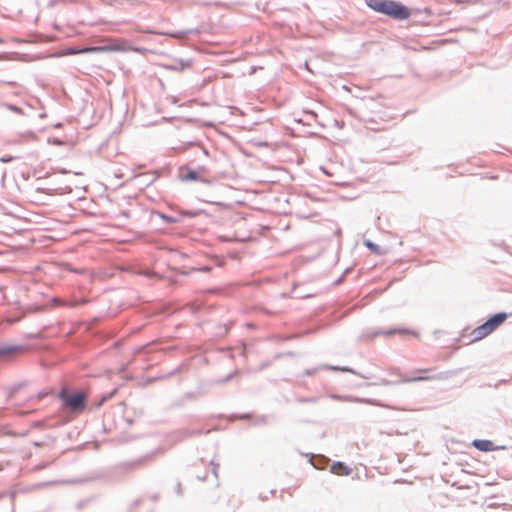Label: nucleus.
<instances>
[{"label":"nucleus","instance_id":"19","mask_svg":"<svg viewBox=\"0 0 512 512\" xmlns=\"http://www.w3.org/2000/svg\"><path fill=\"white\" fill-rule=\"evenodd\" d=\"M186 370V365L185 364H180L179 366H177L175 369H172L171 371L167 372V373H164V376L163 378H170L174 375H176L177 373H180L182 371Z\"/></svg>","mask_w":512,"mask_h":512},{"label":"nucleus","instance_id":"5","mask_svg":"<svg viewBox=\"0 0 512 512\" xmlns=\"http://www.w3.org/2000/svg\"><path fill=\"white\" fill-rule=\"evenodd\" d=\"M395 334H401V335H405V334H413V335H416V332L413 331V330H410V329H407V328H391V329H388V330H382V329H378V330H367L365 332V336L367 338H375V337H378V336H392V335H395Z\"/></svg>","mask_w":512,"mask_h":512},{"label":"nucleus","instance_id":"40","mask_svg":"<svg viewBox=\"0 0 512 512\" xmlns=\"http://www.w3.org/2000/svg\"><path fill=\"white\" fill-rule=\"evenodd\" d=\"M77 506H78V508H81V507L83 506V503H82V502H79V503L77 504Z\"/></svg>","mask_w":512,"mask_h":512},{"label":"nucleus","instance_id":"24","mask_svg":"<svg viewBox=\"0 0 512 512\" xmlns=\"http://www.w3.org/2000/svg\"><path fill=\"white\" fill-rule=\"evenodd\" d=\"M15 159H16V157H14V156H11V155H5V156H2V157L0 158V161H1L2 163H10V162H12V161H13V160H15Z\"/></svg>","mask_w":512,"mask_h":512},{"label":"nucleus","instance_id":"32","mask_svg":"<svg viewBox=\"0 0 512 512\" xmlns=\"http://www.w3.org/2000/svg\"><path fill=\"white\" fill-rule=\"evenodd\" d=\"M115 391H116V390H114V391H113L111 394H109V395H104V396H103V398H102V401H101V402H104V401H106V400L110 399V398L113 396V394L115 393Z\"/></svg>","mask_w":512,"mask_h":512},{"label":"nucleus","instance_id":"17","mask_svg":"<svg viewBox=\"0 0 512 512\" xmlns=\"http://www.w3.org/2000/svg\"><path fill=\"white\" fill-rule=\"evenodd\" d=\"M94 50H95V48H92V47H82V48L70 47L66 50L65 54L66 55H75V54L90 52V51H94Z\"/></svg>","mask_w":512,"mask_h":512},{"label":"nucleus","instance_id":"38","mask_svg":"<svg viewBox=\"0 0 512 512\" xmlns=\"http://www.w3.org/2000/svg\"><path fill=\"white\" fill-rule=\"evenodd\" d=\"M331 398L336 399V400L342 399V397L340 395H335V394L331 395Z\"/></svg>","mask_w":512,"mask_h":512},{"label":"nucleus","instance_id":"29","mask_svg":"<svg viewBox=\"0 0 512 512\" xmlns=\"http://www.w3.org/2000/svg\"><path fill=\"white\" fill-rule=\"evenodd\" d=\"M283 356L294 357V356H295V353H294V352H287V353H285V354H277V355L275 356V358H276V359H278V358H281V357H283Z\"/></svg>","mask_w":512,"mask_h":512},{"label":"nucleus","instance_id":"12","mask_svg":"<svg viewBox=\"0 0 512 512\" xmlns=\"http://www.w3.org/2000/svg\"><path fill=\"white\" fill-rule=\"evenodd\" d=\"M152 214L159 217L160 219H162L166 224H174V223L181 222V217H179L178 213H177V215L172 216V215H168L164 212L155 210L152 212Z\"/></svg>","mask_w":512,"mask_h":512},{"label":"nucleus","instance_id":"14","mask_svg":"<svg viewBox=\"0 0 512 512\" xmlns=\"http://www.w3.org/2000/svg\"><path fill=\"white\" fill-rule=\"evenodd\" d=\"M367 7L381 14L386 0H364Z\"/></svg>","mask_w":512,"mask_h":512},{"label":"nucleus","instance_id":"1","mask_svg":"<svg viewBox=\"0 0 512 512\" xmlns=\"http://www.w3.org/2000/svg\"><path fill=\"white\" fill-rule=\"evenodd\" d=\"M58 397L62 401L64 408L74 412H81L87 406V395L82 391L69 392L67 388L63 387L58 392Z\"/></svg>","mask_w":512,"mask_h":512},{"label":"nucleus","instance_id":"21","mask_svg":"<svg viewBox=\"0 0 512 512\" xmlns=\"http://www.w3.org/2000/svg\"><path fill=\"white\" fill-rule=\"evenodd\" d=\"M2 107H5L7 110L16 113V114H23V109L17 105L11 104V103H2Z\"/></svg>","mask_w":512,"mask_h":512},{"label":"nucleus","instance_id":"27","mask_svg":"<svg viewBox=\"0 0 512 512\" xmlns=\"http://www.w3.org/2000/svg\"><path fill=\"white\" fill-rule=\"evenodd\" d=\"M211 466H212V473L214 474L215 477H217V471L219 468V464H215L213 461H211Z\"/></svg>","mask_w":512,"mask_h":512},{"label":"nucleus","instance_id":"6","mask_svg":"<svg viewBox=\"0 0 512 512\" xmlns=\"http://www.w3.org/2000/svg\"><path fill=\"white\" fill-rule=\"evenodd\" d=\"M23 351L22 345L0 344V361L11 360Z\"/></svg>","mask_w":512,"mask_h":512},{"label":"nucleus","instance_id":"8","mask_svg":"<svg viewBox=\"0 0 512 512\" xmlns=\"http://www.w3.org/2000/svg\"><path fill=\"white\" fill-rule=\"evenodd\" d=\"M179 178L183 182H191L200 180L198 171L190 169L187 166H181L179 168Z\"/></svg>","mask_w":512,"mask_h":512},{"label":"nucleus","instance_id":"42","mask_svg":"<svg viewBox=\"0 0 512 512\" xmlns=\"http://www.w3.org/2000/svg\"><path fill=\"white\" fill-rule=\"evenodd\" d=\"M2 290V287L0 286V291Z\"/></svg>","mask_w":512,"mask_h":512},{"label":"nucleus","instance_id":"30","mask_svg":"<svg viewBox=\"0 0 512 512\" xmlns=\"http://www.w3.org/2000/svg\"><path fill=\"white\" fill-rule=\"evenodd\" d=\"M298 401L300 403H310V402H315V398H300Z\"/></svg>","mask_w":512,"mask_h":512},{"label":"nucleus","instance_id":"9","mask_svg":"<svg viewBox=\"0 0 512 512\" xmlns=\"http://www.w3.org/2000/svg\"><path fill=\"white\" fill-rule=\"evenodd\" d=\"M399 376H400V379H398V380L390 381V380L384 379V380H382L381 383L385 386H389V385H397V384H401V383L417 382V381H423V380L429 379L428 377H423V376L407 377V376H404L401 374H399Z\"/></svg>","mask_w":512,"mask_h":512},{"label":"nucleus","instance_id":"23","mask_svg":"<svg viewBox=\"0 0 512 512\" xmlns=\"http://www.w3.org/2000/svg\"><path fill=\"white\" fill-rule=\"evenodd\" d=\"M142 274L144 276H146L147 278H157V279L161 278V276L158 273L154 272V271H148L147 270V271L142 272Z\"/></svg>","mask_w":512,"mask_h":512},{"label":"nucleus","instance_id":"37","mask_svg":"<svg viewBox=\"0 0 512 512\" xmlns=\"http://www.w3.org/2000/svg\"><path fill=\"white\" fill-rule=\"evenodd\" d=\"M348 271H349V269H346V270L344 271V274H343L340 278H338V280L336 281V283H340V282L342 281V279H343L344 275H345Z\"/></svg>","mask_w":512,"mask_h":512},{"label":"nucleus","instance_id":"34","mask_svg":"<svg viewBox=\"0 0 512 512\" xmlns=\"http://www.w3.org/2000/svg\"><path fill=\"white\" fill-rule=\"evenodd\" d=\"M316 369H307L305 370V375L306 376H311L314 372H315Z\"/></svg>","mask_w":512,"mask_h":512},{"label":"nucleus","instance_id":"26","mask_svg":"<svg viewBox=\"0 0 512 512\" xmlns=\"http://www.w3.org/2000/svg\"><path fill=\"white\" fill-rule=\"evenodd\" d=\"M219 329H220V331L217 334L220 336H223V335L227 334V332H228V328L226 325L219 326Z\"/></svg>","mask_w":512,"mask_h":512},{"label":"nucleus","instance_id":"16","mask_svg":"<svg viewBox=\"0 0 512 512\" xmlns=\"http://www.w3.org/2000/svg\"><path fill=\"white\" fill-rule=\"evenodd\" d=\"M177 213L179 214V217H181L182 220L184 217H197L203 213V210H178Z\"/></svg>","mask_w":512,"mask_h":512},{"label":"nucleus","instance_id":"36","mask_svg":"<svg viewBox=\"0 0 512 512\" xmlns=\"http://www.w3.org/2000/svg\"><path fill=\"white\" fill-rule=\"evenodd\" d=\"M250 416H251L250 414L245 413V414L240 415V416H239V418H240V419H249V418H250Z\"/></svg>","mask_w":512,"mask_h":512},{"label":"nucleus","instance_id":"2","mask_svg":"<svg viewBox=\"0 0 512 512\" xmlns=\"http://www.w3.org/2000/svg\"><path fill=\"white\" fill-rule=\"evenodd\" d=\"M506 312H498L491 315L483 324L479 325L471 332L472 341H479L497 329L506 319Z\"/></svg>","mask_w":512,"mask_h":512},{"label":"nucleus","instance_id":"3","mask_svg":"<svg viewBox=\"0 0 512 512\" xmlns=\"http://www.w3.org/2000/svg\"><path fill=\"white\" fill-rule=\"evenodd\" d=\"M394 20H406L411 16V10L401 2L386 0L382 13Z\"/></svg>","mask_w":512,"mask_h":512},{"label":"nucleus","instance_id":"22","mask_svg":"<svg viewBox=\"0 0 512 512\" xmlns=\"http://www.w3.org/2000/svg\"><path fill=\"white\" fill-rule=\"evenodd\" d=\"M199 434H200V431H190L188 429L181 430L177 433V435H179V439H183V438H187V437H191V436L199 435Z\"/></svg>","mask_w":512,"mask_h":512},{"label":"nucleus","instance_id":"13","mask_svg":"<svg viewBox=\"0 0 512 512\" xmlns=\"http://www.w3.org/2000/svg\"><path fill=\"white\" fill-rule=\"evenodd\" d=\"M351 471L352 469L350 467L339 461L334 462L331 467V472L337 475H349Z\"/></svg>","mask_w":512,"mask_h":512},{"label":"nucleus","instance_id":"31","mask_svg":"<svg viewBox=\"0 0 512 512\" xmlns=\"http://www.w3.org/2000/svg\"><path fill=\"white\" fill-rule=\"evenodd\" d=\"M199 271H202V272H209L211 270V267L210 266H202L198 269Z\"/></svg>","mask_w":512,"mask_h":512},{"label":"nucleus","instance_id":"10","mask_svg":"<svg viewBox=\"0 0 512 512\" xmlns=\"http://www.w3.org/2000/svg\"><path fill=\"white\" fill-rule=\"evenodd\" d=\"M192 62L190 60H175L173 64L165 65V68L171 71L181 72L186 68H190Z\"/></svg>","mask_w":512,"mask_h":512},{"label":"nucleus","instance_id":"41","mask_svg":"<svg viewBox=\"0 0 512 512\" xmlns=\"http://www.w3.org/2000/svg\"><path fill=\"white\" fill-rule=\"evenodd\" d=\"M74 271H75L76 273H81V270H79V269H76V270H74Z\"/></svg>","mask_w":512,"mask_h":512},{"label":"nucleus","instance_id":"18","mask_svg":"<svg viewBox=\"0 0 512 512\" xmlns=\"http://www.w3.org/2000/svg\"><path fill=\"white\" fill-rule=\"evenodd\" d=\"M364 245L365 247H367L371 252H374L375 254H378V255H382L383 252L381 250V247L374 243L373 241L371 240H365L364 241Z\"/></svg>","mask_w":512,"mask_h":512},{"label":"nucleus","instance_id":"25","mask_svg":"<svg viewBox=\"0 0 512 512\" xmlns=\"http://www.w3.org/2000/svg\"><path fill=\"white\" fill-rule=\"evenodd\" d=\"M267 423H268V417L265 416V415H262V416L258 417L257 420H256V424L257 425L267 424Z\"/></svg>","mask_w":512,"mask_h":512},{"label":"nucleus","instance_id":"4","mask_svg":"<svg viewBox=\"0 0 512 512\" xmlns=\"http://www.w3.org/2000/svg\"><path fill=\"white\" fill-rule=\"evenodd\" d=\"M155 453L156 452H152V453L146 454L142 457H139L135 460L122 462L115 466V470L120 473H127V472L141 469L144 466L148 465L150 462H152Z\"/></svg>","mask_w":512,"mask_h":512},{"label":"nucleus","instance_id":"11","mask_svg":"<svg viewBox=\"0 0 512 512\" xmlns=\"http://www.w3.org/2000/svg\"><path fill=\"white\" fill-rule=\"evenodd\" d=\"M322 369H326V370H334V371H343V372H350L352 374H355L363 379H370V376L368 375H365V374H362L360 372H357L355 371L354 369L348 367V366H342V367H339V366H332V365H322L321 366Z\"/></svg>","mask_w":512,"mask_h":512},{"label":"nucleus","instance_id":"33","mask_svg":"<svg viewBox=\"0 0 512 512\" xmlns=\"http://www.w3.org/2000/svg\"><path fill=\"white\" fill-rule=\"evenodd\" d=\"M140 503H141V499H136V500L132 503L131 508H134V507L139 506V505H140Z\"/></svg>","mask_w":512,"mask_h":512},{"label":"nucleus","instance_id":"20","mask_svg":"<svg viewBox=\"0 0 512 512\" xmlns=\"http://www.w3.org/2000/svg\"><path fill=\"white\" fill-rule=\"evenodd\" d=\"M103 477L104 476L101 474H95V475L87 477V478L74 479V480H72V482L73 483H85V482H90V481H94V480H99V479H102Z\"/></svg>","mask_w":512,"mask_h":512},{"label":"nucleus","instance_id":"35","mask_svg":"<svg viewBox=\"0 0 512 512\" xmlns=\"http://www.w3.org/2000/svg\"><path fill=\"white\" fill-rule=\"evenodd\" d=\"M432 371V369H419V370H416L417 373H428Z\"/></svg>","mask_w":512,"mask_h":512},{"label":"nucleus","instance_id":"39","mask_svg":"<svg viewBox=\"0 0 512 512\" xmlns=\"http://www.w3.org/2000/svg\"><path fill=\"white\" fill-rule=\"evenodd\" d=\"M163 376L164 374H160L158 377H156V379H164Z\"/></svg>","mask_w":512,"mask_h":512},{"label":"nucleus","instance_id":"28","mask_svg":"<svg viewBox=\"0 0 512 512\" xmlns=\"http://www.w3.org/2000/svg\"><path fill=\"white\" fill-rule=\"evenodd\" d=\"M234 377V373H230L228 374L226 377H224L223 379L220 380L221 383H227L228 381H230L232 378Z\"/></svg>","mask_w":512,"mask_h":512},{"label":"nucleus","instance_id":"15","mask_svg":"<svg viewBox=\"0 0 512 512\" xmlns=\"http://www.w3.org/2000/svg\"><path fill=\"white\" fill-rule=\"evenodd\" d=\"M140 3L139 0H112L111 4L116 7L136 6Z\"/></svg>","mask_w":512,"mask_h":512},{"label":"nucleus","instance_id":"7","mask_svg":"<svg viewBox=\"0 0 512 512\" xmlns=\"http://www.w3.org/2000/svg\"><path fill=\"white\" fill-rule=\"evenodd\" d=\"M472 446L482 452H491L506 449L505 446H495L491 440L487 439H475L472 441Z\"/></svg>","mask_w":512,"mask_h":512}]
</instances>
